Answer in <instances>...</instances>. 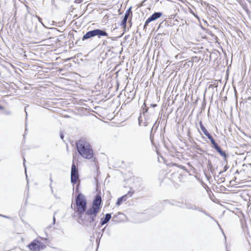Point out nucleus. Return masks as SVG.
<instances>
[{
  "mask_svg": "<svg viewBox=\"0 0 251 251\" xmlns=\"http://www.w3.org/2000/svg\"><path fill=\"white\" fill-rule=\"evenodd\" d=\"M158 122H159V121H158V119H157V120H156V121L155 122V123H154V124H153V125H154L155 126H156L157 125V124H158Z\"/></svg>",
  "mask_w": 251,
  "mask_h": 251,
  "instance_id": "nucleus-41",
  "label": "nucleus"
},
{
  "mask_svg": "<svg viewBox=\"0 0 251 251\" xmlns=\"http://www.w3.org/2000/svg\"><path fill=\"white\" fill-rule=\"evenodd\" d=\"M228 168L229 166L227 165H225V166L224 167V171H226Z\"/></svg>",
  "mask_w": 251,
  "mask_h": 251,
  "instance_id": "nucleus-31",
  "label": "nucleus"
},
{
  "mask_svg": "<svg viewBox=\"0 0 251 251\" xmlns=\"http://www.w3.org/2000/svg\"><path fill=\"white\" fill-rule=\"evenodd\" d=\"M75 202L74 214L76 213L77 215L79 220L88 222L90 226H93L94 229L98 223L97 217L100 210L92 206L87 208L86 199L84 195L80 192L75 197Z\"/></svg>",
  "mask_w": 251,
  "mask_h": 251,
  "instance_id": "nucleus-1",
  "label": "nucleus"
},
{
  "mask_svg": "<svg viewBox=\"0 0 251 251\" xmlns=\"http://www.w3.org/2000/svg\"><path fill=\"white\" fill-rule=\"evenodd\" d=\"M111 218V214L110 213H106L104 216L100 219V226H102L107 224Z\"/></svg>",
  "mask_w": 251,
  "mask_h": 251,
  "instance_id": "nucleus-15",
  "label": "nucleus"
},
{
  "mask_svg": "<svg viewBox=\"0 0 251 251\" xmlns=\"http://www.w3.org/2000/svg\"><path fill=\"white\" fill-rule=\"evenodd\" d=\"M116 217V215H114L113 217V219H112V221L113 222H116V223H118V221H116L114 219Z\"/></svg>",
  "mask_w": 251,
  "mask_h": 251,
  "instance_id": "nucleus-39",
  "label": "nucleus"
},
{
  "mask_svg": "<svg viewBox=\"0 0 251 251\" xmlns=\"http://www.w3.org/2000/svg\"><path fill=\"white\" fill-rule=\"evenodd\" d=\"M27 130V129L25 128V132H26V131Z\"/></svg>",
  "mask_w": 251,
  "mask_h": 251,
  "instance_id": "nucleus-55",
  "label": "nucleus"
},
{
  "mask_svg": "<svg viewBox=\"0 0 251 251\" xmlns=\"http://www.w3.org/2000/svg\"><path fill=\"white\" fill-rule=\"evenodd\" d=\"M106 233L108 236L110 235V228H108L106 229Z\"/></svg>",
  "mask_w": 251,
  "mask_h": 251,
  "instance_id": "nucleus-33",
  "label": "nucleus"
},
{
  "mask_svg": "<svg viewBox=\"0 0 251 251\" xmlns=\"http://www.w3.org/2000/svg\"><path fill=\"white\" fill-rule=\"evenodd\" d=\"M164 201L165 203L169 204L173 206H176L181 208H184V207L183 206V204L184 203L183 201H177L175 200H165Z\"/></svg>",
  "mask_w": 251,
  "mask_h": 251,
  "instance_id": "nucleus-12",
  "label": "nucleus"
},
{
  "mask_svg": "<svg viewBox=\"0 0 251 251\" xmlns=\"http://www.w3.org/2000/svg\"><path fill=\"white\" fill-rule=\"evenodd\" d=\"M223 235L224 236H226V235L225 234V233H223Z\"/></svg>",
  "mask_w": 251,
  "mask_h": 251,
  "instance_id": "nucleus-54",
  "label": "nucleus"
},
{
  "mask_svg": "<svg viewBox=\"0 0 251 251\" xmlns=\"http://www.w3.org/2000/svg\"><path fill=\"white\" fill-rule=\"evenodd\" d=\"M133 194V192H131L130 191H129L127 193V194H125V195L122 196V197L119 198L117 199L116 204L117 206H120L121 204H122V203L123 202L127 200L128 196H129V197H132Z\"/></svg>",
  "mask_w": 251,
  "mask_h": 251,
  "instance_id": "nucleus-14",
  "label": "nucleus"
},
{
  "mask_svg": "<svg viewBox=\"0 0 251 251\" xmlns=\"http://www.w3.org/2000/svg\"><path fill=\"white\" fill-rule=\"evenodd\" d=\"M163 15L162 12H155L153 13L150 17H149L145 21L144 25V29L147 28V26L151 22L154 21L161 17Z\"/></svg>",
  "mask_w": 251,
  "mask_h": 251,
  "instance_id": "nucleus-8",
  "label": "nucleus"
},
{
  "mask_svg": "<svg viewBox=\"0 0 251 251\" xmlns=\"http://www.w3.org/2000/svg\"><path fill=\"white\" fill-rule=\"evenodd\" d=\"M57 212L56 211H55L54 212V214H53V221H52V224H55V221H56V220H55V215L56 214Z\"/></svg>",
  "mask_w": 251,
  "mask_h": 251,
  "instance_id": "nucleus-27",
  "label": "nucleus"
},
{
  "mask_svg": "<svg viewBox=\"0 0 251 251\" xmlns=\"http://www.w3.org/2000/svg\"><path fill=\"white\" fill-rule=\"evenodd\" d=\"M101 197L100 193H97L95 196L91 206L98 208L100 210L101 207Z\"/></svg>",
  "mask_w": 251,
  "mask_h": 251,
  "instance_id": "nucleus-9",
  "label": "nucleus"
},
{
  "mask_svg": "<svg viewBox=\"0 0 251 251\" xmlns=\"http://www.w3.org/2000/svg\"><path fill=\"white\" fill-rule=\"evenodd\" d=\"M6 114H7V115H9V114H10V111H7Z\"/></svg>",
  "mask_w": 251,
  "mask_h": 251,
  "instance_id": "nucleus-46",
  "label": "nucleus"
},
{
  "mask_svg": "<svg viewBox=\"0 0 251 251\" xmlns=\"http://www.w3.org/2000/svg\"><path fill=\"white\" fill-rule=\"evenodd\" d=\"M79 178V174L78 168L75 166L73 160L71 171V182L73 186L77 183V180Z\"/></svg>",
  "mask_w": 251,
  "mask_h": 251,
  "instance_id": "nucleus-6",
  "label": "nucleus"
},
{
  "mask_svg": "<svg viewBox=\"0 0 251 251\" xmlns=\"http://www.w3.org/2000/svg\"><path fill=\"white\" fill-rule=\"evenodd\" d=\"M131 9H132V7L130 6V7H129L127 10L126 11V13H127V14H128L130 15H131L132 16V11L131 10Z\"/></svg>",
  "mask_w": 251,
  "mask_h": 251,
  "instance_id": "nucleus-21",
  "label": "nucleus"
},
{
  "mask_svg": "<svg viewBox=\"0 0 251 251\" xmlns=\"http://www.w3.org/2000/svg\"><path fill=\"white\" fill-rule=\"evenodd\" d=\"M150 106L151 107H153V108H154L155 107L157 106V104H155V103H154V104H151Z\"/></svg>",
  "mask_w": 251,
  "mask_h": 251,
  "instance_id": "nucleus-38",
  "label": "nucleus"
},
{
  "mask_svg": "<svg viewBox=\"0 0 251 251\" xmlns=\"http://www.w3.org/2000/svg\"><path fill=\"white\" fill-rule=\"evenodd\" d=\"M223 235L224 236H226V235L225 234V233H223Z\"/></svg>",
  "mask_w": 251,
  "mask_h": 251,
  "instance_id": "nucleus-52",
  "label": "nucleus"
},
{
  "mask_svg": "<svg viewBox=\"0 0 251 251\" xmlns=\"http://www.w3.org/2000/svg\"><path fill=\"white\" fill-rule=\"evenodd\" d=\"M76 148L82 157L86 159H91L94 157V152L92 147L84 139H80L77 142Z\"/></svg>",
  "mask_w": 251,
  "mask_h": 251,
  "instance_id": "nucleus-2",
  "label": "nucleus"
},
{
  "mask_svg": "<svg viewBox=\"0 0 251 251\" xmlns=\"http://www.w3.org/2000/svg\"><path fill=\"white\" fill-rule=\"evenodd\" d=\"M216 151L224 158V162L226 163V165H227V158L229 155L225 151H223L221 147L218 145L213 148Z\"/></svg>",
  "mask_w": 251,
  "mask_h": 251,
  "instance_id": "nucleus-11",
  "label": "nucleus"
},
{
  "mask_svg": "<svg viewBox=\"0 0 251 251\" xmlns=\"http://www.w3.org/2000/svg\"><path fill=\"white\" fill-rule=\"evenodd\" d=\"M83 1V0H75V2L77 3H80Z\"/></svg>",
  "mask_w": 251,
  "mask_h": 251,
  "instance_id": "nucleus-34",
  "label": "nucleus"
},
{
  "mask_svg": "<svg viewBox=\"0 0 251 251\" xmlns=\"http://www.w3.org/2000/svg\"><path fill=\"white\" fill-rule=\"evenodd\" d=\"M0 216L2 217L3 218H7V219H11L10 217H9V216H6V215H3L0 214Z\"/></svg>",
  "mask_w": 251,
  "mask_h": 251,
  "instance_id": "nucleus-29",
  "label": "nucleus"
},
{
  "mask_svg": "<svg viewBox=\"0 0 251 251\" xmlns=\"http://www.w3.org/2000/svg\"><path fill=\"white\" fill-rule=\"evenodd\" d=\"M50 29H52V30H56V31H59L57 28H55V27H51L50 28Z\"/></svg>",
  "mask_w": 251,
  "mask_h": 251,
  "instance_id": "nucleus-40",
  "label": "nucleus"
},
{
  "mask_svg": "<svg viewBox=\"0 0 251 251\" xmlns=\"http://www.w3.org/2000/svg\"><path fill=\"white\" fill-rule=\"evenodd\" d=\"M50 190L51 191V192L53 193V188H52V185H51V184L50 183Z\"/></svg>",
  "mask_w": 251,
  "mask_h": 251,
  "instance_id": "nucleus-42",
  "label": "nucleus"
},
{
  "mask_svg": "<svg viewBox=\"0 0 251 251\" xmlns=\"http://www.w3.org/2000/svg\"><path fill=\"white\" fill-rule=\"evenodd\" d=\"M183 206L184 207V208H186L188 210H195V211H198L199 212L202 213L204 215L208 216L209 217H210V218L211 219H212V220H213L214 221H215L216 223V224L218 225V226L221 228V230L223 232V231L222 229L221 228V226L219 225V224L218 223V222H217V221L216 220H215L214 217L210 216V214L206 210H203L202 208H201L199 206H198L196 204H193V203L190 202L188 201H187L186 200H185V201H184Z\"/></svg>",
  "mask_w": 251,
  "mask_h": 251,
  "instance_id": "nucleus-4",
  "label": "nucleus"
},
{
  "mask_svg": "<svg viewBox=\"0 0 251 251\" xmlns=\"http://www.w3.org/2000/svg\"><path fill=\"white\" fill-rule=\"evenodd\" d=\"M207 168L209 170H210V171L211 172V170L212 169V165L211 160L209 159L208 160V163H207Z\"/></svg>",
  "mask_w": 251,
  "mask_h": 251,
  "instance_id": "nucleus-19",
  "label": "nucleus"
},
{
  "mask_svg": "<svg viewBox=\"0 0 251 251\" xmlns=\"http://www.w3.org/2000/svg\"><path fill=\"white\" fill-rule=\"evenodd\" d=\"M159 123L160 122H158V123L156 126H155L154 125H153L151 129H153V130L154 131V132H156V131L157 130V128L158 127L159 125Z\"/></svg>",
  "mask_w": 251,
  "mask_h": 251,
  "instance_id": "nucleus-23",
  "label": "nucleus"
},
{
  "mask_svg": "<svg viewBox=\"0 0 251 251\" xmlns=\"http://www.w3.org/2000/svg\"><path fill=\"white\" fill-rule=\"evenodd\" d=\"M4 109V107L1 105H0V110Z\"/></svg>",
  "mask_w": 251,
  "mask_h": 251,
  "instance_id": "nucleus-44",
  "label": "nucleus"
},
{
  "mask_svg": "<svg viewBox=\"0 0 251 251\" xmlns=\"http://www.w3.org/2000/svg\"><path fill=\"white\" fill-rule=\"evenodd\" d=\"M223 235L224 236H226V235L225 234V233H223Z\"/></svg>",
  "mask_w": 251,
  "mask_h": 251,
  "instance_id": "nucleus-53",
  "label": "nucleus"
},
{
  "mask_svg": "<svg viewBox=\"0 0 251 251\" xmlns=\"http://www.w3.org/2000/svg\"><path fill=\"white\" fill-rule=\"evenodd\" d=\"M144 124H145V125H144V126H148V125H147V123L145 122V123H144Z\"/></svg>",
  "mask_w": 251,
  "mask_h": 251,
  "instance_id": "nucleus-47",
  "label": "nucleus"
},
{
  "mask_svg": "<svg viewBox=\"0 0 251 251\" xmlns=\"http://www.w3.org/2000/svg\"><path fill=\"white\" fill-rule=\"evenodd\" d=\"M96 233L98 234V236H97V239H96V242L97 243H99L100 241V239L101 238L102 235H103V234L102 233H100V232H96Z\"/></svg>",
  "mask_w": 251,
  "mask_h": 251,
  "instance_id": "nucleus-17",
  "label": "nucleus"
},
{
  "mask_svg": "<svg viewBox=\"0 0 251 251\" xmlns=\"http://www.w3.org/2000/svg\"><path fill=\"white\" fill-rule=\"evenodd\" d=\"M149 108L147 106L145 101H144L143 105L141 107L143 115L145 116L146 114L148 112Z\"/></svg>",
  "mask_w": 251,
  "mask_h": 251,
  "instance_id": "nucleus-16",
  "label": "nucleus"
},
{
  "mask_svg": "<svg viewBox=\"0 0 251 251\" xmlns=\"http://www.w3.org/2000/svg\"><path fill=\"white\" fill-rule=\"evenodd\" d=\"M107 43H108V42L106 40H103V41L102 45L103 46H104V45L105 46V45H106L107 44Z\"/></svg>",
  "mask_w": 251,
  "mask_h": 251,
  "instance_id": "nucleus-35",
  "label": "nucleus"
},
{
  "mask_svg": "<svg viewBox=\"0 0 251 251\" xmlns=\"http://www.w3.org/2000/svg\"><path fill=\"white\" fill-rule=\"evenodd\" d=\"M60 138L63 140H64V134H63V132H60Z\"/></svg>",
  "mask_w": 251,
  "mask_h": 251,
  "instance_id": "nucleus-28",
  "label": "nucleus"
},
{
  "mask_svg": "<svg viewBox=\"0 0 251 251\" xmlns=\"http://www.w3.org/2000/svg\"><path fill=\"white\" fill-rule=\"evenodd\" d=\"M239 172L238 170H236V172H235V174H239Z\"/></svg>",
  "mask_w": 251,
  "mask_h": 251,
  "instance_id": "nucleus-48",
  "label": "nucleus"
},
{
  "mask_svg": "<svg viewBox=\"0 0 251 251\" xmlns=\"http://www.w3.org/2000/svg\"><path fill=\"white\" fill-rule=\"evenodd\" d=\"M107 37V38H110V39H111V40H113V41H115V40H116V38H117V37H108H108Z\"/></svg>",
  "mask_w": 251,
  "mask_h": 251,
  "instance_id": "nucleus-37",
  "label": "nucleus"
},
{
  "mask_svg": "<svg viewBox=\"0 0 251 251\" xmlns=\"http://www.w3.org/2000/svg\"><path fill=\"white\" fill-rule=\"evenodd\" d=\"M51 176V174H50V183H51L52 182V179Z\"/></svg>",
  "mask_w": 251,
  "mask_h": 251,
  "instance_id": "nucleus-43",
  "label": "nucleus"
},
{
  "mask_svg": "<svg viewBox=\"0 0 251 251\" xmlns=\"http://www.w3.org/2000/svg\"><path fill=\"white\" fill-rule=\"evenodd\" d=\"M199 124L201 129V130L203 134L210 140L212 145L211 148H214V147L218 145V143L215 141L213 136L210 134V133L208 131L205 127L203 126L201 121L200 122Z\"/></svg>",
  "mask_w": 251,
  "mask_h": 251,
  "instance_id": "nucleus-7",
  "label": "nucleus"
},
{
  "mask_svg": "<svg viewBox=\"0 0 251 251\" xmlns=\"http://www.w3.org/2000/svg\"><path fill=\"white\" fill-rule=\"evenodd\" d=\"M69 36L70 37L69 41L72 42V43H70V44H72L73 45H74V41L75 40H76V42L75 43V45H77L79 46H80L81 45V42L82 41V40H81L80 38H78L77 37L75 36L73 32L70 31L69 33Z\"/></svg>",
  "mask_w": 251,
  "mask_h": 251,
  "instance_id": "nucleus-13",
  "label": "nucleus"
},
{
  "mask_svg": "<svg viewBox=\"0 0 251 251\" xmlns=\"http://www.w3.org/2000/svg\"><path fill=\"white\" fill-rule=\"evenodd\" d=\"M108 37V33L105 29L95 28L87 31L82 37V41H84L94 37L100 38L101 37Z\"/></svg>",
  "mask_w": 251,
  "mask_h": 251,
  "instance_id": "nucleus-3",
  "label": "nucleus"
},
{
  "mask_svg": "<svg viewBox=\"0 0 251 251\" xmlns=\"http://www.w3.org/2000/svg\"><path fill=\"white\" fill-rule=\"evenodd\" d=\"M79 191V184L76 185L75 189V193Z\"/></svg>",
  "mask_w": 251,
  "mask_h": 251,
  "instance_id": "nucleus-30",
  "label": "nucleus"
},
{
  "mask_svg": "<svg viewBox=\"0 0 251 251\" xmlns=\"http://www.w3.org/2000/svg\"><path fill=\"white\" fill-rule=\"evenodd\" d=\"M101 226H100V224L99 226H98V227L99 228H100Z\"/></svg>",
  "mask_w": 251,
  "mask_h": 251,
  "instance_id": "nucleus-50",
  "label": "nucleus"
},
{
  "mask_svg": "<svg viewBox=\"0 0 251 251\" xmlns=\"http://www.w3.org/2000/svg\"><path fill=\"white\" fill-rule=\"evenodd\" d=\"M143 121L142 120V118H141V115L139 116V117H138V123H139V125L140 126L141 125V123H142Z\"/></svg>",
  "mask_w": 251,
  "mask_h": 251,
  "instance_id": "nucleus-26",
  "label": "nucleus"
},
{
  "mask_svg": "<svg viewBox=\"0 0 251 251\" xmlns=\"http://www.w3.org/2000/svg\"><path fill=\"white\" fill-rule=\"evenodd\" d=\"M161 131H162V132H163V133H162V134H160V135H161V136H164V132H165V126L164 127L163 130L161 129Z\"/></svg>",
  "mask_w": 251,
  "mask_h": 251,
  "instance_id": "nucleus-36",
  "label": "nucleus"
},
{
  "mask_svg": "<svg viewBox=\"0 0 251 251\" xmlns=\"http://www.w3.org/2000/svg\"><path fill=\"white\" fill-rule=\"evenodd\" d=\"M174 165L175 166H177L178 167H179V168H181L184 170H186V167L184 166H182L181 165H177L176 164H174Z\"/></svg>",
  "mask_w": 251,
  "mask_h": 251,
  "instance_id": "nucleus-24",
  "label": "nucleus"
},
{
  "mask_svg": "<svg viewBox=\"0 0 251 251\" xmlns=\"http://www.w3.org/2000/svg\"><path fill=\"white\" fill-rule=\"evenodd\" d=\"M107 229V226H105L101 230V231L102 232V233L103 234V233L104 232V231L105 230Z\"/></svg>",
  "mask_w": 251,
  "mask_h": 251,
  "instance_id": "nucleus-32",
  "label": "nucleus"
},
{
  "mask_svg": "<svg viewBox=\"0 0 251 251\" xmlns=\"http://www.w3.org/2000/svg\"><path fill=\"white\" fill-rule=\"evenodd\" d=\"M36 17L38 18V20L39 21V22H40L41 23V24L45 27H46V26L43 24V23H42V18H40L39 16H36Z\"/></svg>",
  "mask_w": 251,
  "mask_h": 251,
  "instance_id": "nucleus-25",
  "label": "nucleus"
},
{
  "mask_svg": "<svg viewBox=\"0 0 251 251\" xmlns=\"http://www.w3.org/2000/svg\"><path fill=\"white\" fill-rule=\"evenodd\" d=\"M223 173L225 172L226 171H224V170L222 171Z\"/></svg>",
  "mask_w": 251,
  "mask_h": 251,
  "instance_id": "nucleus-51",
  "label": "nucleus"
},
{
  "mask_svg": "<svg viewBox=\"0 0 251 251\" xmlns=\"http://www.w3.org/2000/svg\"><path fill=\"white\" fill-rule=\"evenodd\" d=\"M23 160H24V167H25V173L26 174V180H27V185H28V179L27 176L26 175V166L25 165V158L24 157Z\"/></svg>",
  "mask_w": 251,
  "mask_h": 251,
  "instance_id": "nucleus-20",
  "label": "nucleus"
},
{
  "mask_svg": "<svg viewBox=\"0 0 251 251\" xmlns=\"http://www.w3.org/2000/svg\"><path fill=\"white\" fill-rule=\"evenodd\" d=\"M223 173L222 171H220L219 173V175H221Z\"/></svg>",
  "mask_w": 251,
  "mask_h": 251,
  "instance_id": "nucleus-49",
  "label": "nucleus"
},
{
  "mask_svg": "<svg viewBox=\"0 0 251 251\" xmlns=\"http://www.w3.org/2000/svg\"><path fill=\"white\" fill-rule=\"evenodd\" d=\"M212 11L214 12V13H212V14H214L216 16L217 13L216 11L214 10L213 9H212Z\"/></svg>",
  "mask_w": 251,
  "mask_h": 251,
  "instance_id": "nucleus-45",
  "label": "nucleus"
},
{
  "mask_svg": "<svg viewBox=\"0 0 251 251\" xmlns=\"http://www.w3.org/2000/svg\"><path fill=\"white\" fill-rule=\"evenodd\" d=\"M132 16L128 14L125 13L124 16L122 17V20L121 23V26L124 29L123 34L125 33L126 30L127 21L128 20V23L131 25V20Z\"/></svg>",
  "mask_w": 251,
  "mask_h": 251,
  "instance_id": "nucleus-10",
  "label": "nucleus"
},
{
  "mask_svg": "<svg viewBox=\"0 0 251 251\" xmlns=\"http://www.w3.org/2000/svg\"><path fill=\"white\" fill-rule=\"evenodd\" d=\"M153 129H151V130L150 131V138L151 141L152 143V144H153V135H154V133H153Z\"/></svg>",
  "mask_w": 251,
  "mask_h": 251,
  "instance_id": "nucleus-18",
  "label": "nucleus"
},
{
  "mask_svg": "<svg viewBox=\"0 0 251 251\" xmlns=\"http://www.w3.org/2000/svg\"><path fill=\"white\" fill-rule=\"evenodd\" d=\"M195 148L196 150H198V151H201V152H205V151H204V150H203V149H202V148H201L199 146H198V145H197V146L195 147Z\"/></svg>",
  "mask_w": 251,
  "mask_h": 251,
  "instance_id": "nucleus-22",
  "label": "nucleus"
},
{
  "mask_svg": "<svg viewBox=\"0 0 251 251\" xmlns=\"http://www.w3.org/2000/svg\"><path fill=\"white\" fill-rule=\"evenodd\" d=\"M27 247L32 251H40L44 250L46 246L43 242L36 239L28 244Z\"/></svg>",
  "mask_w": 251,
  "mask_h": 251,
  "instance_id": "nucleus-5",
  "label": "nucleus"
}]
</instances>
